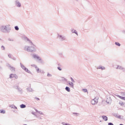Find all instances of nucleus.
Here are the masks:
<instances>
[{"mask_svg":"<svg viewBox=\"0 0 125 125\" xmlns=\"http://www.w3.org/2000/svg\"><path fill=\"white\" fill-rule=\"evenodd\" d=\"M24 50L28 51L29 52H33V51H36V46L32 44V46L31 47H25Z\"/></svg>","mask_w":125,"mask_h":125,"instance_id":"f257e3e1","label":"nucleus"},{"mask_svg":"<svg viewBox=\"0 0 125 125\" xmlns=\"http://www.w3.org/2000/svg\"><path fill=\"white\" fill-rule=\"evenodd\" d=\"M97 102H98V100L96 99V98H95L91 101V103L92 105H95V104H97Z\"/></svg>","mask_w":125,"mask_h":125,"instance_id":"f03ea898","label":"nucleus"},{"mask_svg":"<svg viewBox=\"0 0 125 125\" xmlns=\"http://www.w3.org/2000/svg\"><path fill=\"white\" fill-rule=\"evenodd\" d=\"M33 58H35V59H37V60H42V59L39 56H38L37 55H33Z\"/></svg>","mask_w":125,"mask_h":125,"instance_id":"7ed1b4c3","label":"nucleus"},{"mask_svg":"<svg viewBox=\"0 0 125 125\" xmlns=\"http://www.w3.org/2000/svg\"><path fill=\"white\" fill-rule=\"evenodd\" d=\"M112 101V99L109 96H107L106 99L107 103H110Z\"/></svg>","mask_w":125,"mask_h":125,"instance_id":"20e7f679","label":"nucleus"},{"mask_svg":"<svg viewBox=\"0 0 125 125\" xmlns=\"http://www.w3.org/2000/svg\"><path fill=\"white\" fill-rule=\"evenodd\" d=\"M102 118L104 121H108V118L106 116H103Z\"/></svg>","mask_w":125,"mask_h":125,"instance_id":"39448f33","label":"nucleus"},{"mask_svg":"<svg viewBox=\"0 0 125 125\" xmlns=\"http://www.w3.org/2000/svg\"><path fill=\"white\" fill-rule=\"evenodd\" d=\"M117 97H119V98H120V99H122V100H125V97H122L120 95H118Z\"/></svg>","mask_w":125,"mask_h":125,"instance_id":"423d86ee","label":"nucleus"},{"mask_svg":"<svg viewBox=\"0 0 125 125\" xmlns=\"http://www.w3.org/2000/svg\"><path fill=\"white\" fill-rule=\"evenodd\" d=\"M35 68H36V71H37L38 73H41V69H40L39 67L35 66Z\"/></svg>","mask_w":125,"mask_h":125,"instance_id":"0eeeda50","label":"nucleus"},{"mask_svg":"<svg viewBox=\"0 0 125 125\" xmlns=\"http://www.w3.org/2000/svg\"><path fill=\"white\" fill-rule=\"evenodd\" d=\"M24 71H25V72L27 73H28V74H31V71H30V70H29V69H28L27 68L24 69Z\"/></svg>","mask_w":125,"mask_h":125,"instance_id":"6e6552de","label":"nucleus"},{"mask_svg":"<svg viewBox=\"0 0 125 125\" xmlns=\"http://www.w3.org/2000/svg\"><path fill=\"white\" fill-rule=\"evenodd\" d=\"M65 90H66V91H68V92H70V91H71L69 87H66Z\"/></svg>","mask_w":125,"mask_h":125,"instance_id":"1a4fd4ad","label":"nucleus"},{"mask_svg":"<svg viewBox=\"0 0 125 125\" xmlns=\"http://www.w3.org/2000/svg\"><path fill=\"white\" fill-rule=\"evenodd\" d=\"M15 76H16V75H15V74H11L10 75V78L12 79V78H14V77H15Z\"/></svg>","mask_w":125,"mask_h":125,"instance_id":"9d476101","label":"nucleus"},{"mask_svg":"<svg viewBox=\"0 0 125 125\" xmlns=\"http://www.w3.org/2000/svg\"><path fill=\"white\" fill-rule=\"evenodd\" d=\"M20 107L21 108H26V105L22 104L20 105Z\"/></svg>","mask_w":125,"mask_h":125,"instance_id":"9b49d317","label":"nucleus"},{"mask_svg":"<svg viewBox=\"0 0 125 125\" xmlns=\"http://www.w3.org/2000/svg\"><path fill=\"white\" fill-rule=\"evenodd\" d=\"M2 30H6H6H7V27H6V26H3V27H2Z\"/></svg>","mask_w":125,"mask_h":125,"instance_id":"f8f14e48","label":"nucleus"},{"mask_svg":"<svg viewBox=\"0 0 125 125\" xmlns=\"http://www.w3.org/2000/svg\"><path fill=\"white\" fill-rule=\"evenodd\" d=\"M69 85H70L71 87H72V88L74 87V83H69Z\"/></svg>","mask_w":125,"mask_h":125,"instance_id":"ddd939ff","label":"nucleus"},{"mask_svg":"<svg viewBox=\"0 0 125 125\" xmlns=\"http://www.w3.org/2000/svg\"><path fill=\"white\" fill-rule=\"evenodd\" d=\"M115 44H116V45H118V46H121V44H120V43L118 42H116Z\"/></svg>","mask_w":125,"mask_h":125,"instance_id":"4468645a","label":"nucleus"},{"mask_svg":"<svg viewBox=\"0 0 125 125\" xmlns=\"http://www.w3.org/2000/svg\"><path fill=\"white\" fill-rule=\"evenodd\" d=\"M10 107H11L13 109H17V107H16V106H15V105H11Z\"/></svg>","mask_w":125,"mask_h":125,"instance_id":"2eb2a0df","label":"nucleus"},{"mask_svg":"<svg viewBox=\"0 0 125 125\" xmlns=\"http://www.w3.org/2000/svg\"><path fill=\"white\" fill-rule=\"evenodd\" d=\"M17 6L18 7H20V6H21V4L19 2L17 3Z\"/></svg>","mask_w":125,"mask_h":125,"instance_id":"dca6fc26","label":"nucleus"},{"mask_svg":"<svg viewBox=\"0 0 125 125\" xmlns=\"http://www.w3.org/2000/svg\"><path fill=\"white\" fill-rule=\"evenodd\" d=\"M21 67L22 69H23V70H25L26 69V67H25V66H24L23 65H21Z\"/></svg>","mask_w":125,"mask_h":125,"instance_id":"f3484780","label":"nucleus"},{"mask_svg":"<svg viewBox=\"0 0 125 125\" xmlns=\"http://www.w3.org/2000/svg\"><path fill=\"white\" fill-rule=\"evenodd\" d=\"M0 113L1 114H4V113H5V111L3 110H0Z\"/></svg>","mask_w":125,"mask_h":125,"instance_id":"a211bd4d","label":"nucleus"},{"mask_svg":"<svg viewBox=\"0 0 125 125\" xmlns=\"http://www.w3.org/2000/svg\"><path fill=\"white\" fill-rule=\"evenodd\" d=\"M15 30H16V31H18V30H19V28H18V26H15Z\"/></svg>","mask_w":125,"mask_h":125,"instance_id":"6ab92c4d","label":"nucleus"},{"mask_svg":"<svg viewBox=\"0 0 125 125\" xmlns=\"http://www.w3.org/2000/svg\"><path fill=\"white\" fill-rule=\"evenodd\" d=\"M83 91H84V92H87V90L86 89H83Z\"/></svg>","mask_w":125,"mask_h":125,"instance_id":"aec40b11","label":"nucleus"},{"mask_svg":"<svg viewBox=\"0 0 125 125\" xmlns=\"http://www.w3.org/2000/svg\"><path fill=\"white\" fill-rule=\"evenodd\" d=\"M119 104H120L121 106H124V103L120 102V103H119Z\"/></svg>","mask_w":125,"mask_h":125,"instance_id":"412c9836","label":"nucleus"},{"mask_svg":"<svg viewBox=\"0 0 125 125\" xmlns=\"http://www.w3.org/2000/svg\"><path fill=\"white\" fill-rule=\"evenodd\" d=\"M58 70H59L60 71H61V70H62V69H61V67H58Z\"/></svg>","mask_w":125,"mask_h":125,"instance_id":"4be33fe9","label":"nucleus"},{"mask_svg":"<svg viewBox=\"0 0 125 125\" xmlns=\"http://www.w3.org/2000/svg\"><path fill=\"white\" fill-rule=\"evenodd\" d=\"M108 125H114L112 123H108Z\"/></svg>","mask_w":125,"mask_h":125,"instance_id":"5701e85b","label":"nucleus"},{"mask_svg":"<svg viewBox=\"0 0 125 125\" xmlns=\"http://www.w3.org/2000/svg\"><path fill=\"white\" fill-rule=\"evenodd\" d=\"M1 48H2V49L4 50V47L3 46H1Z\"/></svg>","mask_w":125,"mask_h":125,"instance_id":"b1692460","label":"nucleus"},{"mask_svg":"<svg viewBox=\"0 0 125 125\" xmlns=\"http://www.w3.org/2000/svg\"><path fill=\"white\" fill-rule=\"evenodd\" d=\"M36 99H37V100H40V99L39 98H36Z\"/></svg>","mask_w":125,"mask_h":125,"instance_id":"393cba45","label":"nucleus"},{"mask_svg":"<svg viewBox=\"0 0 125 125\" xmlns=\"http://www.w3.org/2000/svg\"><path fill=\"white\" fill-rule=\"evenodd\" d=\"M12 69H13V70H14V71H15V68H14V67H12Z\"/></svg>","mask_w":125,"mask_h":125,"instance_id":"a878e982","label":"nucleus"},{"mask_svg":"<svg viewBox=\"0 0 125 125\" xmlns=\"http://www.w3.org/2000/svg\"><path fill=\"white\" fill-rule=\"evenodd\" d=\"M75 34H76V35H78V33H77V32H76V31H75Z\"/></svg>","mask_w":125,"mask_h":125,"instance_id":"bb28decb","label":"nucleus"},{"mask_svg":"<svg viewBox=\"0 0 125 125\" xmlns=\"http://www.w3.org/2000/svg\"><path fill=\"white\" fill-rule=\"evenodd\" d=\"M48 77H50V74H48Z\"/></svg>","mask_w":125,"mask_h":125,"instance_id":"cd10ccee","label":"nucleus"},{"mask_svg":"<svg viewBox=\"0 0 125 125\" xmlns=\"http://www.w3.org/2000/svg\"><path fill=\"white\" fill-rule=\"evenodd\" d=\"M59 37H60V38H62V36H60Z\"/></svg>","mask_w":125,"mask_h":125,"instance_id":"c85d7f7f","label":"nucleus"},{"mask_svg":"<svg viewBox=\"0 0 125 125\" xmlns=\"http://www.w3.org/2000/svg\"><path fill=\"white\" fill-rule=\"evenodd\" d=\"M64 125H68L67 124H63Z\"/></svg>","mask_w":125,"mask_h":125,"instance_id":"c756f323","label":"nucleus"}]
</instances>
